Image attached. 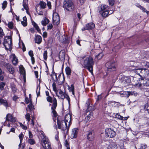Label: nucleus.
Here are the masks:
<instances>
[{
  "label": "nucleus",
  "mask_w": 149,
  "mask_h": 149,
  "mask_svg": "<svg viewBox=\"0 0 149 149\" xmlns=\"http://www.w3.org/2000/svg\"><path fill=\"white\" fill-rule=\"evenodd\" d=\"M83 60V67L86 68L92 74H93V66L94 64L93 59L91 55H86L81 57Z\"/></svg>",
  "instance_id": "obj_1"
},
{
  "label": "nucleus",
  "mask_w": 149,
  "mask_h": 149,
  "mask_svg": "<svg viewBox=\"0 0 149 149\" xmlns=\"http://www.w3.org/2000/svg\"><path fill=\"white\" fill-rule=\"evenodd\" d=\"M139 81L140 82L138 84H136V86L138 87L139 89L143 92H147L148 90L144 86H149V79L145 77H140L139 78Z\"/></svg>",
  "instance_id": "obj_2"
},
{
  "label": "nucleus",
  "mask_w": 149,
  "mask_h": 149,
  "mask_svg": "<svg viewBox=\"0 0 149 149\" xmlns=\"http://www.w3.org/2000/svg\"><path fill=\"white\" fill-rule=\"evenodd\" d=\"M63 7L65 11L68 12H72L75 8L74 4L71 0H65Z\"/></svg>",
  "instance_id": "obj_3"
},
{
  "label": "nucleus",
  "mask_w": 149,
  "mask_h": 149,
  "mask_svg": "<svg viewBox=\"0 0 149 149\" xmlns=\"http://www.w3.org/2000/svg\"><path fill=\"white\" fill-rule=\"evenodd\" d=\"M105 67L107 71L111 72L116 70V64L115 62L111 61L107 62L105 64Z\"/></svg>",
  "instance_id": "obj_4"
},
{
  "label": "nucleus",
  "mask_w": 149,
  "mask_h": 149,
  "mask_svg": "<svg viewBox=\"0 0 149 149\" xmlns=\"http://www.w3.org/2000/svg\"><path fill=\"white\" fill-rule=\"evenodd\" d=\"M120 81L121 84H124L125 86L128 85L131 82L130 77L127 76H123L120 79Z\"/></svg>",
  "instance_id": "obj_5"
},
{
  "label": "nucleus",
  "mask_w": 149,
  "mask_h": 149,
  "mask_svg": "<svg viewBox=\"0 0 149 149\" xmlns=\"http://www.w3.org/2000/svg\"><path fill=\"white\" fill-rule=\"evenodd\" d=\"M147 112L149 114V103H148L145 104L143 109L141 110L140 114L144 117L146 116Z\"/></svg>",
  "instance_id": "obj_6"
},
{
  "label": "nucleus",
  "mask_w": 149,
  "mask_h": 149,
  "mask_svg": "<svg viewBox=\"0 0 149 149\" xmlns=\"http://www.w3.org/2000/svg\"><path fill=\"white\" fill-rule=\"evenodd\" d=\"M105 133L106 136L110 138L114 137L116 134V132L111 128L106 129Z\"/></svg>",
  "instance_id": "obj_7"
},
{
  "label": "nucleus",
  "mask_w": 149,
  "mask_h": 149,
  "mask_svg": "<svg viewBox=\"0 0 149 149\" xmlns=\"http://www.w3.org/2000/svg\"><path fill=\"white\" fill-rule=\"evenodd\" d=\"M65 122L63 120L60 121L57 118V123L58 125V128L59 129H61L63 131H65L66 130L67 128L66 126L64 127V124L65 125Z\"/></svg>",
  "instance_id": "obj_8"
},
{
  "label": "nucleus",
  "mask_w": 149,
  "mask_h": 149,
  "mask_svg": "<svg viewBox=\"0 0 149 149\" xmlns=\"http://www.w3.org/2000/svg\"><path fill=\"white\" fill-rule=\"evenodd\" d=\"M72 116L70 114H66L65 116V125L66 127H68L67 123H68V125L70 126L71 123Z\"/></svg>",
  "instance_id": "obj_9"
},
{
  "label": "nucleus",
  "mask_w": 149,
  "mask_h": 149,
  "mask_svg": "<svg viewBox=\"0 0 149 149\" xmlns=\"http://www.w3.org/2000/svg\"><path fill=\"white\" fill-rule=\"evenodd\" d=\"M4 65L10 74H13L15 72L14 69L10 64L5 63H4Z\"/></svg>",
  "instance_id": "obj_10"
},
{
  "label": "nucleus",
  "mask_w": 149,
  "mask_h": 149,
  "mask_svg": "<svg viewBox=\"0 0 149 149\" xmlns=\"http://www.w3.org/2000/svg\"><path fill=\"white\" fill-rule=\"evenodd\" d=\"M42 146L45 149H52L50 146V143L48 141V140L47 139H44L43 140Z\"/></svg>",
  "instance_id": "obj_11"
},
{
  "label": "nucleus",
  "mask_w": 149,
  "mask_h": 149,
  "mask_svg": "<svg viewBox=\"0 0 149 149\" xmlns=\"http://www.w3.org/2000/svg\"><path fill=\"white\" fill-rule=\"evenodd\" d=\"M79 132V129L77 128H74L72 129V131L71 136L72 139L76 138L77 136V134Z\"/></svg>",
  "instance_id": "obj_12"
},
{
  "label": "nucleus",
  "mask_w": 149,
  "mask_h": 149,
  "mask_svg": "<svg viewBox=\"0 0 149 149\" xmlns=\"http://www.w3.org/2000/svg\"><path fill=\"white\" fill-rule=\"evenodd\" d=\"M106 149H117V146L116 143H109V144H106Z\"/></svg>",
  "instance_id": "obj_13"
},
{
  "label": "nucleus",
  "mask_w": 149,
  "mask_h": 149,
  "mask_svg": "<svg viewBox=\"0 0 149 149\" xmlns=\"http://www.w3.org/2000/svg\"><path fill=\"white\" fill-rule=\"evenodd\" d=\"M6 118V121L12 122H15L16 121L15 118L13 117L11 114L9 113L7 115Z\"/></svg>",
  "instance_id": "obj_14"
},
{
  "label": "nucleus",
  "mask_w": 149,
  "mask_h": 149,
  "mask_svg": "<svg viewBox=\"0 0 149 149\" xmlns=\"http://www.w3.org/2000/svg\"><path fill=\"white\" fill-rule=\"evenodd\" d=\"M12 40H10V42L7 43H3L4 46L6 50H10L12 49Z\"/></svg>",
  "instance_id": "obj_15"
},
{
  "label": "nucleus",
  "mask_w": 149,
  "mask_h": 149,
  "mask_svg": "<svg viewBox=\"0 0 149 149\" xmlns=\"http://www.w3.org/2000/svg\"><path fill=\"white\" fill-rule=\"evenodd\" d=\"M94 133L92 131H89L87 134V139L89 141H93L94 138Z\"/></svg>",
  "instance_id": "obj_16"
},
{
  "label": "nucleus",
  "mask_w": 149,
  "mask_h": 149,
  "mask_svg": "<svg viewBox=\"0 0 149 149\" xmlns=\"http://www.w3.org/2000/svg\"><path fill=\"white\" fill-rule=\"evenodd\" d=\"M149 73V70L146 68H141V77H144L145 75Z\"/></svg>",
  "instance_id": "obj_17"
},
{
  "label": "nucleus",
  "mask_w": 149,
  "mask_h": 149,
  "mask_svg": "<svg viewBox=\"0 0 149 149\" xmlns=\"http://www.w3.org/2000/svg\"><path fill=\"white\" fill-rule=\"evenodd\" d=\"M34 38L35 42L38 44H40L42 42V38L40 36L38 35H35Z\"/></svg>",
  "instance_id": "obj_18"
},
{
  "label": "nucleus",
  "mask_w": 149,
  "mask_h": 149,
  "mask_svg": "<svg viewBox=\"0 0 149 149\" xmlns=\"http://www.w3.org/2000/svg\"><path fill=\"white\" fill-rule=\"evenodd\" d=\"M88 30H92L95 27V24L93 22H90L86 24Z\"/></svg>",
  "instance_id": "obj_19"
},
{
  "label": "nucleus",
  "mask_w": 149,
  "mask_h": 149,
  "mask_svg": "<svg viewBox=\"0 0 149 149\" xmlns=\"http://www.w3.org/2000/svg\"><path fill=\"white\" fill-rule=\"evenodd\" d=\"M99 13L101 14L103 17H106L108 16V15L109 13V11L106 10Z\"/></svg>",
  "instance_id": "obj_20"
},
{
  "label": "nucleus",
  "mask_w": 149,
  "mask_h": 149,
  "mask_svg": "<svg viewBox=\"0 0 149 149\" xmlns=\"http://www.w3.org/2000/svg\"><path fill=\"white\" fill-rule=\"evenodd\" d=\"M108 6L107 5L104 4H102L99 8L98 10L99 13H100L102 11L106 10H105L106 9V8Z\"/></svg>",
  "instance_id": "obj_21"
},
{
  "label": "nucleus",
  "mask_w": 149,
  "mask_h": 149,
  "mask_svg": "<svg viewBox=\"0 0 149 149\" xmlns=\"http://www.w3.org/2000/svg\"><path fill=\"white\" fill-rule=\"evenodd\" d=\"M32 24L34 27L36 29L38 32L39 33L41 32V30L38 26L37 24L34 21L32 22Z\"/></svg>",
  "instance_id": "obj_22"
},
{
  "label": "nucleus",
  "mask_w": 149,
  "mask_h": 149,
  "mask_svg": "<svg viewBox=\"0 0 149 149\" xmlns=\"http://www.w3.org/2000/svg\"><path fill=\"white\" fill-rule=\"evenodd\" d=\"M57 106V102L56 99L54 98L53 99V106L51 107V109H56Z\"/></svg>",
  "instance_id": "obj_23"
},
{
  "label": "nucleus",
  "mask_w": 149,
  "mask_h": 149,
  "mask_svg": "<svg viewBox=\"0 0 149 149\" xmlns=\"http://www.w3.org/2000/svg\"><path fill=\"white\" fill-rule=\"evenodd\" d=\"M10 40H12V39L10 36H6L4 38L3 43H5L9 42V41L10 42Z\"/></svg>",
  "instance_id": "obj_24"
},
{
  "label": "nucleus",
  "mask_w": 149,
  "mask_h": 149,
  "mask_svg": "<svg viewBox=\"0 0 149 149\" xmlns=\"http://www.w3.org/2000/svg\"><path fill=\"white\" fill-rule=\"evenodd\" d=\"M65 72L67 75H69L71 74V70L69 67H67L65 68Z\"/></svg>",
  "instance_id": "obj_25"
},
{
  "label": "nucleus",
  "mask_w": 149,
  "mask_h": 149,
  "mask_svg": "<svg viewBox=\"0 0 149 149\" xmlns=\"http://www.w3.org/2000/svg\"><path fill=\"white\" fill-rule=\"evenodd\" d=\"M12 62L13 64L15 65H17L18 63V59L15 56L13 57Z\"/></svg>",
  "instance_id": "obj_26"
},
{
  "label": "nucleus",
  "mask_w": 149,
  "mask_h": 149,
  "mask_svg": "<svg viewBox=\"0 0 149 149\" xmlns=\"http://www.w3.org/2000/svg\"><path fill=\"white\" fill-rule=\"evenodd\" d=\"M0 104L3 105L4 106L7 107L8 105V104L7 101L6 100L3 99L2 98L0 102Z\"/></svg>",
  "instance_id": "obj_27"
},
{
  "label": "nucleus",
  "mask_w": 149,
  "mask_h": 149,
  "mask_svg": "<svg viewBox=\"0 0 149 149\" xmlns=\"http://www.w3.org/2000/svg\"><path fill=\"white\" fill-rule=\"evenodd\" d=\"M136 74L141 77V68H137L134 70Z\"/></svg>",
  "instance_id": "obj_28"
},
{
  "label": "nucleus",
  "mask_w": 149,
  "mask_h": 149,
  "mask_svg": "<svg viewBox=\"0 0 149 149\" xmlns=\"http://www.w3.org/2000/svg\"><path fill=\"white\" fill-rule=\"evenodd\" d=\"M39 5L40 6L41 8L42 9H44L46 7V3L42 1H40V2Z\"/></svg>",
  "instance_id": "obj_29"
},
{
  "label": "nucleus",
  "mask_w": 149,
  "mask_h": 149,
  "mask_svg": "<svg viewBox=\"0 0 149 149\" xmlns=\"http://www.w3.org/2000/svg\"><path fill=\"white\" fill-rule=\"evenodd\" d=\"M63 80L62 81H61L60 80V79H57L58 84V85H62L63 84L64 82V81H65V79L64 76V74L63 73Z\"/></svg>",
  "instance_id": "obj_30"
},
{
  "label": "nucleus",
  "mask_w": 149,
  "mask_h": 149,
  "mask_svg": "<svg viewBox=\"0 0 149 149\" xmlns=\"http://www.w3.org/2000/svg\"><path fill=\"white\" fill-rule=\"evenodd\" d=\"M103 56V54L102 52L99 53L97 55L95 56V58H97L98 60H99L102 58Z\"/></svg>",
  "instance_id": "obj_31"
},
{
  "label": "nucleus",
  "mask_w": 149,
  "mask_h": 149,
  "mask_svg": "<svg viewBox=\"0 0 149 149\" xmlns=\"http://www.w3.org/2000/svg\"><path fill=\"white\" fill-rule=\"evenodd\" d=\"M67 86L68 87V89L70 92L74 90V87L73 84H72L70 86L68 85Z\"/></svg>",
  "instance_id": "obj_32"
},
{
  "label": "nucleus",
  "mask_w": 149,
  "mask_h": 149,
  "mask_svg": "<svg viewBox=\"0 0 149 149\" xmlns=\"http://www.w3.org/2000/svg\"><path fill=\"white\" fill-rule=\"evenodd\" d=\"M147 145L145 144H141L138 149H146Z\"/></svg>",
  "instance_id": "obj_33"
},
{
  "label": "nucleus",
  "mask_w": 149,
  "mask_h": 149,
  "mask_svg": "<svg viewBox=\"0 0 149 149\" xmlns=\"http://www.w3.org/2000/svg\"><path fill=\"white\" fill-rule=\"evenodd\" d=\"M40 85H38L36 90L37 97H38L40 95Z\"/></svg>",
  "instance_id": "obj_34"
},
{
  "label": "nucleus",
  "mask_w": 149,
  "mask_h": 149,
  "mask_svg": "<svg viewBox=\"0 0 149 149\" xmlns=\"http://www.w3.org/2000/svg\"><path fill=\"white\" fill-rule=\"evenodd\" d=\"M27 141L31 145H33L35 143V140L33 139H29L27 140Z\"/></svg>",
  "instance_id": "obj_35"
},
{
  "label": "nucleus",
  "mask_w": 149,
  "mask_h": 149,
  "mask_svg": "<svg viewBox=\"0 0 149 149\" xmlns=\"http://www.w3.org/2000/svg\"><path fill=\"white\" fill-rule=\"evenodd\" d=\"M33 106V105L32 102H31L28 105V108L30 111H32L33 110L34 108Z\"/></svg>",
  "instance_id": "obj_36"
},
{
  "label": "nucleus",
  "mask_w": 149,
  "mask_h": 149,
  "mask_svg": "<svg viewBox=\"0 0 149 149\" xmlns=\"http://www.w3.org/2000/svg\"><path fill=\"white\" fill-rule=\"evenodd\" d=\"M6 84L5 82H1L0 83V89L1 90H3L4 89V87L6 85Z\"/></svg>",
  "instance_id": "obj_37"
},
{
  "label": "nucleus",
  "mask_w": 149,
  "mask_h": 149,
  "mask_svg": "<svg viewBox=\"0 0 149 149\" xmlns=\"http://www.w3.org/2000/svg\"><path fill=\"white\" fill-rule=\"evenodd\" d=\"M49 22V20L47 19V20H44L42 21L41 22V24L43 26H45L47 24H48Z\"/></svg>",
  "instance_id": "obj_38"
},
{
  "label": "nucleus",
  "mask_w": 149,
  "mask_h": 149,
  "mask_svg": "<svg viewBox=\"0 0 149 149\" xmlns=\"http://www.w3.org/2000/svg\"><path fill=\"white\" fill-rule=\"evenodd\" d=\"M23 6L24 8L26 10H27L28 9V5L26 1H24L23 3Z\"/></svg>",
  "instance_id": "obj_39"
},
{
  "label": "nucleus",
  "mask_w": 149,
  "mask_h": 149,
  "mask_svg": "<svg viewBox=\"0 0 149 149\" xmlns=\"http://www.w3.org/2000/svg\"><path fill=\"white\" fill-rule=\"evenodd\" d=\"M47 50H45L44 51L43 54V58L45 60H46L47 58Z\"/></svg>",
  "instance_id": "obj_40"
},
{
  "label": "nucleus",
  "mask_w": 149,
  "mask_h": 149,
  "mask_svg": "<svg viewBox=\"0 0 149 149\" xmlns=\"http://www.w3.org/2000/svg\"><path fill=\"white\" fill-rule=\"evenodd\" d=\"M25 118L26 119L28 122H29L30 120V115L29 113H27L25 116Z\"/></svg>",
  "instance_id": "obj_41"
},
{
  "label": "nucleus",
  "mask_w": 149,
  "mask_h": 149,
  "mask_svg": "<svg viewBox=\"0 0 149 149\" xmlns=\"http://www.w3.org/2000/svg\"><path fill=\"white\" fill-rule=\"evenodd\" d=\"M8 27L10 29H12L13 28V23L12 22H9L8 23Z\"/></svg>",
  "instance_id": "obj_42"
},
{
  "label": "nucleus",
  "mask_w": 149,
  "mask_h": 149,
  "mask_svg": "<svg viewBox=\"0 0 149 149\" xmlns=\"http://www.w3.org/2000/svg\"><path fill=\"white\" fill-rule=\"evenodd\" d=\"M52 112L53 113V117L56 118L57 116V113L55 109H52Z\"/></svg>",
  "instance_id": "obj_43"
},
{
  "label": "nucleus",
  "mask_w": 149,
  "mask_h": 149,
  "mask_svg": "<svg viewBox=\"0 0 149 149\" xmlns=\"http://www.w3.org/2000/svg\"><path fill=\"white\" fill-rule=\"evenodd\" d=\"M123 43L122 42L120 43L119 45L115 47V48L116 49H119L121 48V47L123 45Z\"/></svg>",
  "instance_id": "obj_44"
},
{
  "label": "nucleus",
  "mask_w": 149,
  "mask_h": 149,
  "mask_svg": "<svg viewBox=\"0 0 149 149\" xmlns=\"http://www.w3.org/2000/svg\"><path fill=\"white\" fill-rule=\"evenodd\" d=\"M56 17L58 19H57L56 20H54V18H53V23H54V22L56 21V23L55 24H56V25H57L58 24H59V23L60 19H59V17L58 15Z\"/></svg>",
  "instance_id": "obj_45"
},
{
  "label": "nucleus",
  "mask_w": 149,
  "mask_h": 149,
  "mask_svg": "<svg viewBox=\"0 0 149 149\" xmlns=\"http://www.w3.org/2000/svg\"><path fill=\"white\" fill-rule=\"evenodd\" d=\"M52 86L53 91L56 92L57 91V88L56 83L55 82H53Z\"/></svg>",
  "instance_id": "obj_46"
},
{
  "label": "nucleus",
  "mask_w": 149,
  "mask_h": 149,
  "mask_svg": "<svg viewBox=\"0 0 149 149\" xmlns=\"http://www.w3.org/2000/svg\"><path fill=\"white\" fill-rule=\"evenodd\" d=\"M24 136V135L23 134L22 132L19 136V137L21 142H22V140L23 139Z\"/></svg>",
  "instance_id": "obj_47"
},
{
  "label": "nucleus",
  "mask_w": 149,
  "mask_h": 149,
  "mask_svg": "<svg viewBox=\"0 0 149 149\" xmlns=\"http://www.w3.org/2000/svg\"><path fill=\"white\" fill-rule=\"evenodd\" d=\"M47 101L50 103H52V98L50 96H48L47 97Z\"/></svg>",
  "instance_id": "obj_48"
},
{
  "label": "nucleus",
  "mask_w": 149,
  "mask_h": 149,
  "mask_svg": "<svg viewBox=\"0 0 149 149\" xmlns=\"http://www.w3.org/2000/svg\"><path fill=\"white\" fill-rule=\"evenodd\" d=\"M4 35L3 30L0 27V38L2 37Z\"/></svg>",
  "instance_id": "obj_49"
},
{
  "label": "nucleus",
  "mask_w": 149,
  "mask_h": 149,
  "mask_svg": "<svg viewBox=\"0 0 149 149\" xmlns=\"http://www.w3.org/2000/svg\"><path fill=\"white\" fill-rule=\"evenodd\" d=\"M101 98L102 97L100 95H98L96 99V103L97 104L99 102V101L101 100Z\"/></svg>",
  "instance_id": "obj_50"
},
{
  "label": "nucleus",
  "mask_w": 149,
  "mask_h": 149,
  "mask_svg": "<svg viewBox=\"0 0 149 149\" xmlns=\"http://www.w3.org/2000/svg\"><path fill=\"white\" fill-rule=\"evenodd\" d=\"M93 113L91 112H90L89 114L86 117V119L87 120H89L90 119V118L91 117V116H92Z\"/></svg>",
  "instance_id": "obj_51"
},
{
  "label": "nucleus",
  "mask_w": 149,
  "mask_h": 149,
  "mask_svg": "<svg viewBox=\"0 0 149 149\" xmlns=\"http://www.w3.org/2000/svg\"><path fill=\"white\" fill-rule=\"evenodd\" d=\"M47 27L48 30H51L53 26L51 23H49L48 24Z\"/></svg>",
  "instance_id": "obj_52"
},
{
  "label": "nucleus",
  "mask_w": 149,
  "mask_h": 149,
  "mask_svg": "<svg viewBox=\"0 0 149 149\" xmlns=\"http://www.w3.org/2000/svg\"><path fill=\"white\" fill-rule=\"evenodd\" d=\"M65 98H66L68 100V103L70 104V98L68 95L66 94H65Z\"/></svg>",
  "instance_id": "obj_53"
},
{
  "label": "nucleus",
  "mask_w": 149,
  "mask_h": 149,
  "mask_svg": "<svg viewBox=\"0 0 149 149\" xmlns=\"http://www.w3.org/2000/svg\"><path fill=\"white\" fill-rule=\"evenodd\" d=\"M12 91L13 93H15L17 91V88L13 86L11 87Z\"/></svg>",
  "instance_id": "obj_54"
},
{
  "label": "nucleus",
  "mask_w": 149,
  "mask_h": 149,
  "mask_svg": "<svg viewBox=\"0 0 149 149\" xmlns=\"http://www.w3.org/2000/svg\"><path fill=\"white\" fill-rule=\"evenodd\" d=\"M109 5L111 6H113L115 2L114 0H108Z\"/></svg>",
  "instance_id": "obj_55"
},
{
  "label": "nucleus",
  "mask_w": 149,
  "mask_h": 149,
  "mask_svg": "<svg viewBox=\"0 0 149 149\" xmlns=\"http://www.w3.org/2000/svg\"><path fill=\"white\" fill-rule=\"evenodd\" d=\"M21 24L24 26H27V22L26 21H21Z\"/></svg>",
  "instance_id": "obj_56"
},
{
  "label": "nucleus",
  "mask_w": 149,
  "mask_h": 149,
  "mask_svg": "<svg viewBox=\"0 0 149 149\" xmlns=\"http://www.w3.org/2000/svg\"><path fill=\"white\" fill-rule=\"evenodd\" d=\"M29 54L31 57L33 56V51L32 50H30L29 52Z\"/></svg>",
  "instance_id": "obj_57"
},
{
  "label": "nucleus",
  "mask_w": 149,
  "mask_h": 149,
  "mask_svg": "<svg viewBox=\"0 0 149 149\" xmlns=\"http://www.w3.org/2000/svg\"><path fill=\"white\" fill-rule=\"evenodd\" d=\"M47 5L49 9H51V3L50 1L47 2Z\"/></svg>",
  "instance_id": "obj_58"
},
{
  "label": "nucleus",
  "mask_w": 149,
  "mask_h": 149,
  "mask_svg": "<svg viewBox=\"0 0 149 149\" xmlns=\"http://www.w3.org/2000/svg\"><path fill=\"white\" fill-rule=\"evenodd\" d=\"M29 137L30 139H32L33 137V135L32 132L29 131Z\"/></svg>",
  "instance_id": "obj_59"
},
{
  "label": "nucleus",
  "mask_w": 149,
  "mask_h": 149,
  "mask_svg": "<svg viewBox=\"0 0 149 149\" xmlns=\"http://www.w3.org/2000/svg\"><path fill=\"white\" fill-rule=\"evenodd\" d=\"M22 50L23 52H25L26 50V48L23 42H22Z\"/></svg>",
  "instance_id": "obj_60"
},
{
  "label": "nucleus",
  "mask_w": 149,
  "mask_h": 149,
  "mask_svg": "<svg viewBox=\"0 0 149 149\" xmlns=\"http://www.w3.org/2000/svg\"><path fill=\"white\" fill-rule=\"evenodd\" d=\"M25 102L26 104H28L29 103V100L27 97L25 98Z\"/></svg>",
  "instance_id": "obj_61"
},
{
  "label": "nucleus",
  "mask_w": 149,
  "mask_h": 149,
  "mask_svg": "<svg viewBox=\"0 0 149 149\" xmlns=\"http://www.w3.org/2000/svg\"><path fill=\"white\" fill-rule=\"evenodd\" d=\"M31 61L32 63V64H34L35 63V59L33 56L31 57Z\"/></svg>",
  "instance_id": "obj_62"
},
{
  "label": "nucleus",
  "mask_w": 149,
  "mask_h": 149,
  "mask_svg": "<svg viewBox=\"0 0 149 149\" xmlns=\"http://www.w3.org/2000/svg\"><path fill=\"white\" fill-rule=\"evenodd\" d=\"M47 33L46 32H44L43 33L42 36L44 38L47 37Z\"/></svg>",
  "instance_id": "obj_63"
},
{
  "label": "nucleus",
  "mask_w": 149,
  "mask_h": 149,
  "mask_svg": "<svg viewBox=\"0 0 149 149\" xmlns=\"http://www.w3.org/2000/svg\"><path fill=\"white\" fill-rule=\"evenodd\" d=\"M121 149H126L124 147V145L123 143L120 144V146Z\"/></svg>",
  "instance_id": "obj_64"
}]
</instances>
